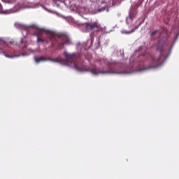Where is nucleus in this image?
Returning a JSON list of instances; mask_svg holds the SVG:
<instances>
[{"label":"nucleus","mask_w":179,"mask_h":179,"mask_svg":"<svg viewBox=\"0 0 179 179\" xmlns=\"http://www.w3.org/2000/svg\"><path fill=\"white\" fill-rule=\"evenodd\" d=\"M64 55L67 61V64L71 68H74L76 71H89L86 64L83 61H80L78 56H76L75 54H69L66 52H64Z\"/></svg>","instance_id":"1"},{"label":"nucleus","mask_w":179,"mask_h":179,"mask_svg":"<svg viewBox=\"0 0 179 179\" xmlns=\"http://www.w3.org/2000/svg\"><path fill=\"white\" fill-rule=\"evenodd\" d=\"M163 44H160V42L158 43L157 46V51H159V54L151 55L150 64L148 67L146 68V69L159 68V66L163 64Z\"/></svg>","instance_id":"2"},{"label":"nucleus","mask_w":179,"mask_h":179,"mask_svg":"<svg viewBox=\"0 0 179 179\" xmlns=\"http://www.w3.org/2000/svg\"><path fill=\"white\" fill-rule=\"evenodd\" d=\"M35 34H36L38 38V43H44L45 42V39H44L45 36L50 38V40H55V34L50 31H45L44 29H38L35 31Z\"/></svg>","instance_id":"3"},{"label":"nucleus","mask_w":179,"mask_h":179,"mask_svg":"<svg viewBox=\"0 0 179 179\" xmlns=\"http://www.w3.org/2000/svg\"><path fill=\"white\" fill-rule=\"evenodd\" d=\"M86 31H90L94 33V31H103L101 25L98 22L87 23L85 27Z\"/></svg>","instance_id":"4"},{"label":"nucleus","mask_w":179,"mask_h":179,"mask_svg":"<svg viewBox=\"0 0 179 179\" xmlns=\"http://www.w3.org/2000/svg\"><path fill=\"white\" fill-rule=\"evenodd\" d=\"M60 38L62 41V43H61V45L64 46L65 45V44H67V45L71 44V40L69 39V37H68L65 34L60 35Z\"/></svg>","instance_id":"5"},{"label":"nucleus","mask_w":179,"mask_h":179,"mask_svg":"<svg viewBox=\"0 0 179 179\" xmlns=\"http://www.w3.org/2000/svg\"><path fill=\"white\" fill-rule=\"evenodd\" d=\"M34 59L37 64H40V62L47 61V59H45V57H35Z\"/></svg>","instance_id":"6"},{"label":"nucleus","mask_w":179,"mask_h":179,"mask_svg":"<svg viewBox=\"0 0 179 179\" xmlns=\"http://www.w3.org/2000/svg\"><path fill=\"white\" fill-rule=\"evenodd\" d=\"M90 71L92 73H93V75H99V73H101V71L96 68L92 69Z\"/></svg>","instance_id":"7"},{"label":"nucleus","mask_w":179,"mask_h":179,"mask_svg":"<svg viewBox=\"0 0 179 179\" xmlns=\"http://www.w3.org/2000/svg\"><path fill=\"white\" fill-rule=\"evenodd\" d=\"M15 27H17V29H22V27H23V25H22L19 23H16V24H15Z\"/></svg>","instance_id":"8"},{"label":"nucleus","mask_w":179,"mask_h":179,"mask_svg":"<svg viewBox=\"0 0 179 179\" xmlns=\"http://www.w3.org/2000/svg\"><path fill=\"white\" fill-rule=\"evenodd\" d=\"M104 10H106V7H102L98 9V12H104Z\"/></svg>","instance_id":"9"},{"label":"nucleus","mask_w":179,"mask_h":179,"mask_svg":"<svg viewBox=\"0 0 179 179\" xmlns=\"http://www.w3.org/2000/svg\"><path fill=\"white\" fill-rule=\"evenodd\" d=\"M137 13H138V11L136 10L134 14L130 15V17H135V16H136Z\"/></svg>","instance_id":"10"},{"label":"nucleus","mask_w":179,"mask_h":179,"mask_svg":"<svg viewBox=\"0 0 179 179\" xmlns=\"http://www.w3.org/2000/svg\"><path fill=\"white\" fill-rule=\"evenodd\" d=\"M136 29H138V27H135L134 29H132L131 31L130 32H129V34L134 33V31H135V30H136Z\"/></svg>","instance_id":"11"},{"label":"nucleus","mask_w":179,"mask_h":179,"mask_svg":"<svg viewBox=\"0 0 179 179\" xmlns=\"http://www.w3.org/2000/svg\"><path fill=\"white\" fill-rule=\"evenodd\" d=\"M157 33V30H155L151 33V36H155Z\"/></svg>","instance_id":"12"},{"label":"nucleus","mask_w":179,"mask_h":179,"mask_svg":"<svg viewBox=\"0 0 179 179\" xmlns=\"http://www.w3.org/2000/svg\"><path fill=\"white\" fill-rule=\"evenodd\" d=\"M9 44H15V41H11L9 42Z\"/></svg>","instance_id":"13"},{"label":"nucleus","mask_w":179,"mask_h":179,"mask_svg":"<svg viewBox=\"0 0 179 179\" xmlns=\"http://www.w3.org/2000/svg\"><path fill=\"white\" fill-rule=\"evenodd\" d=\"M26 44H24V47L22 48H23V50H24V48H26Z\"/></svg>","instance_id":"14"},{"label":"nucleus","mask_w":179,"mask_h":179,"mask_svg":"<svg viewBox=\"0 0 179 179\" xmlns=\"http://www.w3.org/2000/svg\"><path fill=\"white\" fill-rule=\"evenodd\" d=\"M21 43L23 44V39L21 40Z\"/></svg>","instance_id":"15"},{"label":"nucleus","mask_w":179,"mask_h":179,"mask_svg":"<svg viewBox=\"0 0 179 179\" xmlns=\"http://www.w3.org/2000/svg\"><path fill=\"white\" fill-rule=\"evenodd\" d=\"M104 73H108V72H107V71H105V72H104Z\"/></svg>","instance_id":"16"},{"label":"nucleus","mask_w":179,"mask_h":179,"mask_svg":"<svg viewBox=\"0 0 179 179\" xmlns=\"http://www.w3.org/2000/svg\"><path fill=\"white\" fill-rule=\"evenodd\" d=\"M137 27V29H138V27H139V26H137V27Z\"/></svg>","instance_id":"17"},{"label":"nucleus","mask_w":179,"mask_h":179,"mask_svg":"<svg viewBox=\"0 0 179 179\" xmlns=\"http://www.w3.org/2000/svg\"><path fill=\"white\" fill-rule=\"evenodd\" d=\"M6 57H7L8 58H9V56H6Z\"/></svg>","instance_id":"18"}]
</instances>
